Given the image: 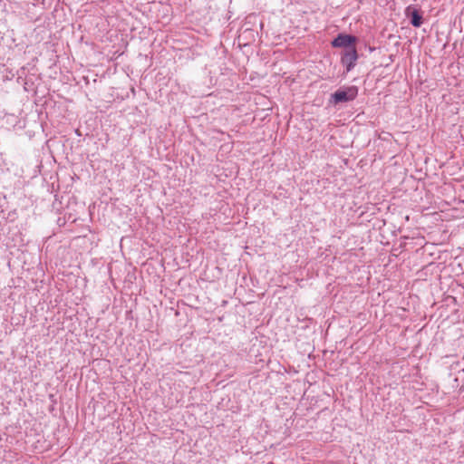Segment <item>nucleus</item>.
Here are the masks:
<instances>
[{"instance_id":"f257e3e1","label":"nucleus","mask_w":464,"mask_h":464,"mask_svg":"<svg viewBox=\"0 0 464 464\" xmlns=\"http://www.w3.org/2000/svg\"><path fill=\"white\" fill-rule=\"evenodd\" d=\"M358 95V88L356 86H348L337 90L332 94L334 103L347 102L353 101Z\"/></svg>"},{"instance_id":"f03ea898","label":"nucleus","mask_w":464,"mask_h":464,"mask_svg":"<svg viewBox=\"0 0 464 464\" xmlns=\"http://www.w3.org/2000/svg\"><path fill=\"white\" fill-rule=\"evenodd\" d=\"M357 38L350 34H338L332 42V46L335 48H352L355 47Z\"/></svg>"},{"instance_id":"7ed1b4c3","label":"nucleus","mask_w":464,"mask_h":464,"mask_svg":"<svg viewBox=\"0 0 464 464\" xmlns=\"http://www.w3.org/2000/svg\"><path fill=\"white\" fill-rule=\"evenodd\" d=\"M357 59L356 47H352L343 52L341 62L346 67V71L350 72L355 66Z\"/></svg>"},{"instance_id":"20e7f679","label":"nucleus","mask_w":464,"mask_h":464,"mask_svg":"<svg viewBox=\"0 0 464 464\" xmlns=\"http://www.w3.org/2000/svg\"><path fill=\"white\" fill-rule=\"evenodd\" d=\"M406 15L411 18V24L414 27H420L422 24V15L415 7L408 6L406 8Z\"/></svg>"}]
</instances>
